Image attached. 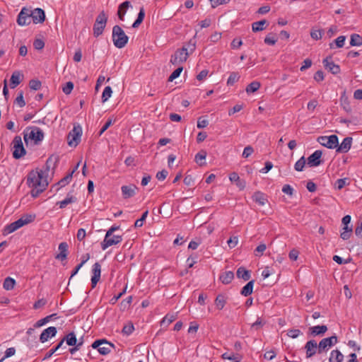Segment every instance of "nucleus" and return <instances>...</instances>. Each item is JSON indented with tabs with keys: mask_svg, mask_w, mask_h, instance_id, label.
<instances>
[{
	"mask_svg": "<svg viewBox=\"0 0 362 362\" xmlns=\"http://www.w3.org/2000/svg\"><path fill=\"white\" fill-rule=\"evenodd\" d=\"M317 141L323 146L327 148H335L338 146V137L337 135L320 136Z\"/></svg>",
	"mask_w": 362,
	"mask_h": 362,
	"instance_id": "obj_8",
	"label": "nucleus"
},
{
	"mask_svg": "<svg viewBox=\"0 0 362 362\" xmlns=\"http://www.w3.org/2000/svg\"><path fill=\"white\" fill-rule=\"evenodd\" d=\"M183 70V67L182 66H179L177 69H176L171 74L170 76H169L168 78V81L171 82L173 81V80H175V78H177V77L180 76L181 72Z\"/></svg>",
	"mask_w": 362,
	"mask_h": 362,
	"instance_id": "obj_53",
	"label": "nucleus"
},
{
	"mask_svg": "<svg viewBox=\"0 0 362 362\" xmlns=\"http://www.w3.org/2000/svg\"><path fill=\"white\" fill-rule=\"evenodd\" d=\"M23 134L24 141L27 146L29 143H32L34 145H38L45 137L43 131L35 126L26 127Z\"/></svg>",
	"mask_w": 362,
	"mask_h": 362,
	"instance_id": "obj_2",
	"label": "nucleus"
},
{
	"mask_svg": "<svg viewBox=\"0 0 362 362\" xmlns=\"http://www.w3.org/2000/svg\"><path fill=\"white\" fill-rule=\"evenodd\" d=\"M268 25V22L266 20L254 22L252 24V30L253 32H259L265 29L264 25Z\"/></svg>",
	"mask_w": 362,
	"mask_h": 362,
	"instance_id": "obj_35",
	"label": "nucleus"
},
{
	"mask_svg": "<svg viewBox=\"0 0 362 362\" xmlns=\"http://www.w3.org/2000/svg\"><path fill=\"white\" fill-rule=\"evenodd\" d=\"M131 6V4L129 1H126L123 3H122L119 7L117 11V16L120 21H124V16L127 12V10L129 8V7Z\"/></svg>",
	"mask_w": 362,
	"mask_h": 362,
	"instance_id": "obj_24",
	"label": "nucleus"
},
{
	"mask_svg": "<svg viewBox=\"0 0 362 362\" xmlns=\"http://www.w3.org/2000/svg\"><path fill=\"white\" fill-rule=\"evenodd\" d=\"M355 234L356 236L362 237V221H358L355 228Z\"/></svg>",
	"mask_w": 362,
	"mask_h": 362,
	"instance_id": "obj_64",
	"label": "nucleus"
},
{
	"mask_svg": "<svg viewBox=\"0 0 362 362\" xmlns=\"http://www.w3.org/2000/svg\"><path fill=\"white\" fill-rule=\"evenodd\" d=\"M243 45V41L240 38H234L231 42L230 46L232 49H238Z\"/></svg>",
	"mask_w": 362,
	"mask_h": 362,
	"instance_id": "obj_63",
	"label": "nucleus"
},
{
	"mask_svg": "<svg viewBox=\"0 0 362 362\" xmlns=\"http://www.w3.org/2000/svg\"><path fill=\"white\" fill-rule=\"evenodd\" d=\"M23 226V222L19 218L17 221L6 226L4 229L3 234L4 235L10 234Z\"/></svg>",
	"mask_w": 362,
	"mask_h": 362,
	"instance_id": "obj_19",
	"label": "nucleus"
},
{
	"mask_svg": "<svg viewBox=\"0 0 362 362\" xmlns=\"http://www.w3.org/2000/svg\"><path fill=\"white\" fill-rule=\"evenodd\" d=\"M73 88H74L73 82L69 81V82L66 83L64 86H63L62 90L66 95H69L71 93Z\"/></svg>",
	"mask_w": 362,
	"mask_h": 362,
	"instance_id": "obj_56",
	"label": "nucleus"
},
{
	"mask_svg": "<svg viewBox=\"0 0 362 362\" xmlns=\"http://www.w3.org/2000/svg\"><path fill=\"white\" fill-rule=\"evenodd\" d=\"M68 244L66 242L61 243L59 245L60 252L56 255L55 258L62 261L66 259L68 255Z\"/></svg>",
	"mask_w": 362,
	"mask_h": 362,
	"instance_id": "obj_20",
	"label": "nucleus"
},
{
	"mask_svg": "<svg viewBox=\"0 0 362 362\" xmlns=\"http://www.w3.org/2000/svg\"><path fill=\"white\" fill-rule=\"evenodd\" d=\"M62 345L63 341H60L55 347L51 349L48 352L46 353L43 360L49 358L59 349L62 346Z\"/></svg>",
	"mask_w": 362,
	"mask_h": 362,
	"instance_id": "obj_49",
	"label": "nucleus"
},
{
	"mask_svg": "<svg viewBox=\"0 0 362 362\" xmlns=\"http://www.w3.org/2000/svg\"><path fill=\"white\" fill-rule=\"evenodd\" d=\"M229 179L232 182H235L240 189H243L245 187V181L240 180L238 173L235 172L230 173Z\"/></svg>",
	"mask_w": 362,
	"mask_h": 362,
	"instance_id": "obj_27",
	"label": "nucleus"
},
{
	"mask_svg": "<svg viewBox=\"0 0 362 362\" xmlns=\"http://www.w3.org/2000/svg\"><path fill=\"white\" fill-rule=\"evenodd\" d=\"M58 161L56 156H51L46 161L45 165L40 170H32L28 175L27 184L32 188L30 194L33 197H38L48 185L47 176L52 163Z\"/></svg>",
	"mask_w": 362,
	"mask_h": 362,
	"instance_id": "obj_1",
	"label": "nucleus"
},
{
	"mask_svg": "<svg viewBox=\"0 0 362 362\" xmlns=\"http://www.w3.org/2000/svg\"><path fill=\"white\" fill-rule=\"evenodd\" d=\"M73 174L74 171H71L69 174H68L66 176H65L64 178L59 180L58 185H60V187H64L66 185H67L71 181Z\"/></svg>",
	"mask_w": 362,
	"mask_h": 362,
	"instance_id": "obj_55",
	"label": "nucleus"
},
{
	"mask_svg": "<svg viewBox=\"0 0 362 362\" xmlns=\"http://www.w3.org/2000/svg\"><path fill=\"white\" fill-rule=\"evenodd\" d=\"M349 185V178H341L338 179L334 184V187L336 189L340 190L345 185Z\"/></svg>",
	"mask_w": 362,
	"mask_h": 362,
	"instance_id": "obj_45",
	"label": "nucleus"
},
{
	"mask_svg": "<svg viewBox=\"0 0 362 362\" xmlns=\"http://www.w3.org/2000/svg\"><path fill=\"white\" fill-rule=\"evenodd\" d=\"M81 127L79 125L76 127L74 126L67 136L69 146L76 147L81 141Z\"/></svg>",
	"mask_w": 362,
	"mask_h": 362,
	"instance_id": "obj_7",
	"label": "nucleus"
},
{
	"mask_svg": "<svg viewBox=\"0 0 362 362\" xmlns=\"http://www.w3.org/2000/svg\"><path fill=\"white\" fill-rule=\"evenodd\" d=\"M306 163L304 156H302L294 165V168L296 171H302Z\"/></svg>",
	"mask_w": 362,
	"mask_h": 362,
	"instance_id": "obj_51",
	"label": "nucleus"
},
{
	"mask_svg": "<svg viewBox=\"0 0 362 362\" xmlns=\"http://www.w3.org/2000/svg\"><path fill=\"white\" fill-rule=\"evenodd\" d=\"M33 47L37 50L42 49L45 47V42L41 39H35L33 42Z\"/></svg>",
	"mask_w": 362,
	"mask_h": 362,
	"instance_id": "obj_61",
	"label": "nucleus"
},
{
	"mask_svg": "<svg viewBox=\"0 0 362 362\" xmlns=\"http://www.w3.org/2000/svg\"><path fill=\"white\" fill-rule=\"evenodd\" d=\"M323 33H324L323 29L313 28L310 31V36L313 40H318L322 38Z\"/></svg>",
	"mask_w": 362,
	"mask_h": 362,
	"instance_id": "obj_44",
	"label": "nucleus"
},
{
	"mask_svg": "<svg viewBox=\"0 0 362 362\" xmlns=\"http://www.w3.org/2000/svg\"><path fill=\"white\" fill-rule=\"evenodd\" d=\"M309 330L313 336L321 335L327 332V327L326 325H317L310 327Z\"/></svg>",
	"mask_w": 362,
	"mask_h": 362,
	"instance_id": "obj_29",
	"label": "nucleus"
},
{
	"mask_svg": "<svg viewBox=\"0 0 362 362\" xmlns=\"http://www.w3.org/2000/svg\"><path fill=\"white\" fill-rule=\"evenodd\" d=\"M339 101L341 106L346 112H351V107L350 105L349 100L348 96L346 95L345 91H344L343 93L341 94Z\"/></svg>",
	"mask_w": 362,
	"mask_h": 362,
	"instance_id": "obj_26",
	"label": "nucleus"
},
{
	"mask_svg": "<svg viewBox=\"0 0 362 362\" xmlns=\"http://www.w3.org/2000/svg\"><path fill=\"white\" fill-rule=\"evenodd\" d=\"M112 93V90L110 86H106L103 90L102 94V102H106L110 97Z\"/></svg>",
	"mask_w": 362,
	"mask_h": 362,
	"instance_id": "obj_48",
	"label": "nucleus"
},
{
	"mask_svg": "<svg viewBox=\"0 0 362 362\" xmlns=\"http://www.w3.org/2000/svg\"><path fill=\"white\" fill-rule=\"evenodd\" d=\"M76 201V198L74 196H67L64 200L57 202L59 205V208H65L68 204L74 203Z\"/></svg>",
	"mask_w": 362,
	"mask_h": 362,
	"instance_id": "obj_41",
	"label": "nucleus"
},
{
	"mask_svg": "<svg viewBox=\"0 0 362 362\" xmlns=\"http://www.w3.org/2000/svg\"><path fill=\"white\" fill-rule=\"evenodd\" d=\"M119 228V226H112L110 228L105 236L103 241L101 243V248L105 250L107 247L117 245L122 242V238L121 235H113V233Z\"/></svg>",
	"mask_w": 362,
	"mask_h": 362,
	"instance_id": "obj_3",
	"label": "nucleus"
},
{
	"mask_svg": "<svg viewBox=\"0 0 362 362\" xmlns=\"http://www.w3.org/2000/svg\"><path fill=\"white\" fill-rule=\"evenodd\" d=\"M352 138L347 136L344 139L340 145L338 144L336 151L338 153H346L351 146Z\"/></svg>",
	"mask_w": 362,
	"mask_h": 362,
	"instance_id": "obj_18",
	"label": "nucleus"
},
{
	"mask_svg": "<svg viewBox=\"0 0 362 362\" xmlns=\"http://www.w3.org/2000/svg\"><path fill=\"white\" fill-rule=\"evenodd\" d=\"M177 317V313L167 314L163 317V319L161 321H160V327H162L165 329L167 328L170 324H171L173 321L176 320Z\"/></svg>",
	"mask_w": 362,
	"mask_h": 362,
	"instance_id": "obj_22",
	"label": "nucleus"
},
{
	"mask_svg": "<svg viewBox=\"0 0 362 362\" xmlns=\"http://www.w3.org/2000/svg\"><path fill=\"white\" fill-rule=\"evenodd\" d=\"M267 248V246L264 243H262V244H259L255 249V255L256 256H261L262 255L263 252L265 251Z\"/></svg>",
	"mask_w": 362,
	"mask_h": 362,
	"instance_id": "obj_60",
	"label": "nucleus"
},
{
	"mask_svg": "<svg viewBox=\"0 0 362 362\" xmlns=\"http://www.w3.org/2000/svg\"><path fill=\"white\" fill-rule=\"evenodd\" d=\"M350 45L351 46H361L362 45V36L358 34H352L350 39Z\"/></svg>",
	"mask_w": 362,
	"mask_h": 362,
	"instance_id": "obj_43",
	"label": "nucleus"
},
{
	"mask_svg": "<svg viewBox=\"0 0 362 362\" xmlns=\"http://www.w3.org/2000/svg\"><path fill=\"white\" fill-rule=\"evenodd\" d=\"M58 317H57V315L56 313H54V314H52V315H47L45 317L41 319V320H39L38 321H37L35 325H34V327H42V325H45L46 323L49 322L50 320H52V319H57Z\"/></svg>",
	"mask_w": 362,
	"mask_h": 362,
	"instance_id": "obj_34",
	"label": "nucleus"
},
{
	"mask_svg": "<svg viewBox=\"0 0 362 362\" xmlns=\"http://www.w3.org/2000/svg\"><path fill=\"white\" fill-rule=\"evenodd\" d=\"M346 40V37L344 35H341L338 37L334 42L329 43V47L330 49L334 48V44L337 47L341 48L344 46V42Z\"/></svg>",
	"mask_w": 362,
	"mask_h": 362,
	"instance_id": "obj_42",
	"label": "nucleus"
},
{
	"mask_svg": "<svg viewBox=\"0 0 362 362\" xmlns=\"http://www.w3.org/2000/svg\"><path fill=\"white\" fill-rule=\"evenodd\" d=\"M23 78V74H21L19 71H14L10 78L11 88H15L18 85H19Z\"/></svg>",
	"mask_w": 362,
	"mask_h": 362,
	"instance_id": "obj_23",
	"label": "nucleus"
},
{
	"mask_svg": "<svg viewBox=\"0 0 362 362\" xmlns=\"http://www.w3.org/2000/svg\"><path fill=\"white\" fill-rule=\"evenodd\" d=\"M31 10L23 8L18 15L17 23L21 26L28 25L31 23Z\"/></svg>",
	"mask_w": 362,
	"mask_h": 362,
	"instance_id": "obj_10",
	"label": "nucleus"
},
{
	"mask_svg": "<svg viewBox=\"0 0 362 362\" xmlns=\"http://www.w3.org/2000/svg\"><path fill=\"white\" fill-rule=\"evenodd\" d=\"M107 22V16L104 11H102L96 17L93 25V35L95 37H98L103 34Z\"/></svg>",
	"mask_w": 362,
	"mask_h": 362,
	"instance_id": "obj_5",
	"label": "nucleus"
},
{
	"mask_svg": "<svg viewBox=\"0 0 362 362\" xmlns=\"http://www.w3.org/2000/svg\"><path fill=\"white\" fill-rule=\"evenodd\" d=\"M236 275L238 278L243 279L244 281H248L251 277L250 272L243 267L238 269Z\"/></svg>",
	"mask_w": 362,
	"mask_h": 362,
	"instance_id": "obj_31",
	"label": "nucleus"
},
{
	"mask_svg": "<svg viewBox=\"0 0 362 362\" xmlns=\"http://www.w3.org/2000/svg\"><path fill=\"white\" fill-rule=\"evenodd\" d=\"M14 103L17 104L20 107H23L25 105V102L23 99V92L20 91L18 96L15 99Z\"/></svg>",
	"mask_w": 362,
	"mask_h": 362,
	"instance_id": "obj_52",
	"label": "nucleus"
},
{
	"mask_svg": "<svg viewBox=\"0 0 362 362\" xmlns=\"http://www.w3.org/2000/svg\"><path fill=\"white\" fill-rule=\"evenodd\" d=\"M212 8H216L220 5L227 4L230 0H209Z\"/></svg>",
	"mask_w": 362,
	"mask_h": 362,
	"instance_id": "obj_59",
	"label": "nucleus"
},
{
	"mask_svg": "<svg viewBox=\"0 0 362 362\" xmlns=\"http://www.w3.org/2000/svg\"><path fill=\"white\" fill-rule=\"evenodd\" d=\"M300 334H302L301 331L297 329H289L287 332V335L293 339L297 338Z\"/></svg>",
	"mask_w": 362,
	"mask_h": 362,
	"instance_id": "obj_58",
	"label": "nucleus"
},
{
	"mask_svg": "<svg viewBox=\"0 0 362 362\" xmlns=\"http://www.w3.org/2000/svg\"><path fill=\"white\" fill-rule=\"evenodd\" d=\"M21 221L23 222V226L32 223L35 219V214H25L20 218Z\"/></svg>",
	"mask_w": 362,
	"mask_h": 362,
	"instance_id": "obj_47",
	"label": "nucleus"
},
{
	"mask_svg": "<svg viewBox=\"0 0 362 362\" xmlns=\"http://www.w3.org/2000/svg\"><path fill=\"white\" fill-rule=\"evenodd\" d=\"M343 359L344 356L339 350H333L331 352L329 362H343Z\"/></svg>",
	"mask_w": 362,
	"mask_h": 362,
	"instance_id": "obj_36",
	"label": "nucleus"
},
{
	"mask_svg": "<svg viewBox=\"0 0 362 362\" xmlns=\"http://www.w3.org/2000/svg\"><path fill=\"white\" fill-rule=\"evenodd\" d=\"M136 187L135 185L122 186V192L124 199L130 198L135 194Z\"/></svg>",
	"mask_w": 362,
	"mask_h": 362,
	"instance_id": "obj_25",
	"label": "nucleus"
},
{
	"mask_svg": "<svg viewBox=\"0 0 362 362\" xmlns=\"http://www.w3.org/2000/svg\"><path fill=\"white\" fill-rule=\"evenodd\" d=\"M31 18L35 24L42 23L45 20V13L44 10L40 8L31 10Z\"/></svg>",
	"mask_w": 362,
	"mask_h": 362,
	"instance_id": "obj_15",
	"label": "nucleus"
},
{
	"mask_svg": "<svg viewBox=\"0 0 362 362\" xmlns=\"http://www.w3.org/2000/svg\"><path fill=\"white\" fill-rule=\"evenodd\" d=\"M227 297L222 293L218 294L214 301L216 308L219 310H222L226 304Z\"/></svg>",
	"mask_w": 362,
	"mask_h": 362,
	"instance_id": "obj_28",
	"label": "nucleus"
},
{
	"mask_svg": "<svg viewBox=\"0 0 362 362\" xmlns=\"http://www.w3.org/2000/svg\"><path fill=\"white\" fill-rule=\"evenodd\" d=\"M255 281H250L240 291V294L244 296H248L252 293Z\"/></svg>",
	"mask_w": 362,
	"mask_h": 362,
	"instance_id": "obj_32",
	"label": "nucleus"
},
{
	"mask_svg": "<svg viewBox=\"0 0 362 362\" xmlns=\"http://www.w3.org/2000/svg\"><path fill=\"white\" fill-rule=\"evenodd\" d=\"M305 350L306 353V358H309L313 357L316 353H318V345L316 341L312 339L308 341L305 345Z\"/></svg>",
	"mask_w": 362,
	"mask_h": 362,
	"instance_id": "obj_12",
	"label": "nucleus"
},
{
	"mask_svg": "<svg viewBox=\"0 0 362 362\" xmlns=\"http://www.w3.org/2000/svg\"><path fill=\"white\" fill-rule=\"evenodd\" d=\"M253 200L258 203L260 206H264L267 202L264 194L261 192H256L252 196Z\"/></svg>",
	"mask_w": 362,
	"mask_h": 362,
	"instance_id": "obj_37",
	"label": "nucleus"
},
{
	"mask_svg": "<svg viewBox=\"0 0 362 362\" xmlns=\"http://www.w3.org/2000/svg\"><path fill=\"white\" fill-rule=\"evenodd\" d=\"M115 346L113 344L107 341L106 339H103V343L101 345H100V347H99V349H98V352L101 354V355H107L109 353H110L111 351V349L112 348H114Z\"/></svg>",
	"mask_w": 362,
	"mask_h": 362,
	"instance_id": "obj_21",
	"label": "nucleus"
},
{
	"mask_svg": "<svg viewBox=\"0 0 362 362\" xmlns=\"http://www.w3.org/2000/svg\"><path fill=\"white\" fill-rule=\"evenodd\" d=\"M337 343V337L332 336L322 339L318 344V354L327 351L329 347L334 346Z\"/></svg>",
	"mask_w": 362,
	"mask_h": 362,
	"instance_id": "obj_11",
	"label": "nucleus"
},
{
	"mask_svg": "<svg viewBox=\"0 0 362 362\" xmlns=\"http://www.w3.org/2000/svg\"><path fill=\"white\" fill-rule=\"evenodd\" d=\"M57 333V328L55 327H49L44 329L40 336V341L42 343H45L49 339L56 336Z\"/></svg>",
	"mask_w": 362,
	"mask_h": 362,
	"instance_id": "obj_16",
	"label": "nucleus"
},
{
	"mask_svg": "<svg viewBox=\"0 0 362 362\" xmlns=\"http://www.w3.org/2000/svg\"><path fill=\"white\" fill-rule=\"evenodd\" d=\"M322 151L320 150L315 151L313 153H312L307 159V163L310 167H316L321 164V156Z\"/></svg>",
	"mask_w": 362,
	"mask_h": 362,
	"instance_id": "obj_14",
	"label": "nucleus"
},
{
	"mask_svg": "<svg viewBox=\"0 0 362 362\" xmlns=\"http://www.w3.org/2000/svg\"><path fill=\"white\" fill-rule=\"evenodd\" d=\"M16 285V281L11 277H6L3 284V287L6 291H11L13 289Z\"/></svg>",
	"mask_w": 362,
	"mask_h": 362,
	"instance_id": "obj_39",
	"label": "nucleus"
},
{
	"mask_svg": "<svg viewBox=\"0 0 362 362\" xmlns=\"http://www.w3.org/2000/svg\"><path fill=\"white\" fill-rule=\"evenodd\" d=\"M332 57H327L323 60V64L326 69L329 70L332 74H337L340 72V66L331 61Z\"/></svg>",
	"mask_w": 362,
	"mask_h": 362,
	"instance_id": "obj_17",
	"label": "nucleus"
},
{
	"mask_svg": "<svg viewBox=\"0 0 362 362\" xmlns=\"http://www.w3.org/2000/svg\"><path fill=\"white\" fill-rule=\"evenodd\" d=\"M42 83L39 80L32 79L29 81V87L30 89L37 90L41 88Z\"/></svg>",
	"mask_w": 362,
	"mask_h": 362,
	"instance_id": "obj_54",
	"label": "nucleus"
},
{
	"mask_svg": "<svg viewBox=\"0 0 362 362\" xmlns=\"http://www.w3.org/2000/svg\"><path fill=\"white\" fill-rule=\"evenodd\" d=\"M148 211H146L144 212V214H142L141 217L136 220L135 223H134V226L136 228H139V227H141L144 224V221H145L146 218L147 217V215H148Z\"/></svg>",
	"mask_w": 362,
	"mask_h": 362,
	"instance_id": "obj_57",
	"label": "nucleus"
},
{
	"mask_svg": "<svg viewBox=\"0 0 362 362\" xmlns=\"http://www.w3.org/2000/svg\"><path fill=\"white\" fill-rule=\"evenodd\" d=\"M61 341L66 342L69 346H74L76 344L77 339L74 332H71L66 334Z\"/></svg>",
	"mask_w": 362,
	"mask_h": 362,
	"instance_id": "obj_33",
	"label": "nucleus"
},
{
	"mask_svg": "<svg viewBox=\"0 0 362 362\" xmlns=\"http://www.w3.org/2000/svg\"><path fill=\"white\" fill-rule=\"evenodd\" d=\"M261 86V83L259 81H254L251 82L245 88V91L247 94L253 93L258 90Z\"/></svg>",
	"mask_w": 362,
	"mask_h": 362,
	"instance_id": "obj_38",
	"label": "nucleus"
},
{
	"mask_svg": "<svg viewBox=\"0 0 362 362\" xmlns=\"http://www.w3.org/2000/svg\"><path fill=\"white\" fill-rule=\"evenodd\" d=\"M189 57L187 49L183 47L177 49L175 54L171 57L170 62L173 64H179L185 62Z\"/></svg>",
	"mask_w": 362,
	"mask_h": 362,
	"instance_id": "obj_9",
	"label": "nucleus"
},
{
	"mask_svg": "<svg viewBox=\"0 0 362 362\" xmlns=\"http://www.w3.org/2000/svg\"><path fill=\"white\" fill-rule=\"evenodd\" d=\"M13 157L19 159L26 154V151L23 146L22 139L20 136H16L12 141Z\"/></svg>",
	"mask_w": 362,
	"mask_h": 362,
	"instance_id": "obj_6",
	"label": "nucleus"
},
{
	"mask_svg": "<svg viewBox=\"0 0 362 362\" xmlns=\"http://www.w3.org/2000/svg\"><path fill=\"white\" fill-rule=\"evenodd\" d=\"M16 353V349L14 347L8 348L5 351L4 356L1 359L2 362L7 358L13 356Z\"/></svg>",
	"mask_w": 362,
	"mask_h": 362,
	"instance_id": "obj_62",
	"label": "nucleus"
},
{
	"mask_svg": "<svg viewBox=\"0 0 362 362\" xmlns=\"http://www.w3.org/2000/svg\"><path fill=\"white\" fill-rule=\"evenodd\" d=\"M112 39L114 45L117 48L122 49L127 45L129 37L119 25H116L112 28Z\"/></svg>",
	"mask_w": 362,
	"mask_h": 362,
	"instance_id": "obj_4",
	"label": "nucleus"
},
{
	"mask_svg": "<svg viewBox=\"0 0 362 362\" xmlns=\"http://www.w3.org/2000/svg\"><path fill=\"white\" fill-rule=\"evenodd\" d=\"M234 278V274L231 271H227L220 275L219 279L223 284H230Z\"/></svg>",
	"mask_w": 362,
	"mask_h": 362,
	"instance_id": "obj_30",
	"label": "nucleus"
},
{
	"mask_svg": "<svg viewBox=\"0 0 362 362\" xmlns=\"http://www.w3.org/2000/svg\"><path fill=\"white\" fill-rule=\"evenodd\" d=\"M264 43L269 45H274L277 42V38L274 34L270 33L264 38Z\"/></svg>",
	"mask_w": 362,
	"mask_h": 362,
	"instance_id": "obj_50",
	"label": "nucleus"
},
{
	"mask_svg": "<svg viewBox=\"0 0 362 362\" xmlns=\"http://www.w3.org/2000/svg\"><path fill=\"white\" fill-rule=\"evenodd\" d=\"M240 78V75L238 72H231L228 80L227 85L233 86L235 83H236Z\"/></svg>",
	"mask_w": 362,
	"mask_h": 362,
	"instance_id": "obj_46",
	"label": "nucleus"
},
{
	"mask_svg": "<svg viewBox=\"0 0 362 362\" xmlns=\"http://www.w3.org/2000/svg\"><path fill=\"white\" fill-rule=\"evenodd\" d=\"M92 273L93 276L91 277V287L92 288H94L100 279L101 265L99 264V262H95L93 265Z\"/></svg>",
	"mask_w": 362,
	"mask_h": 362,
	"instance_id": "obj_13",
	"label": "nucleus"
},
{
	"mask_svg": "<svg viewBox=\"0 0 362 362\" xmlns=\"http://www.w3.org/2000/svg\"><path fill=\"white\" fill-rule=\"evenodd\" d=\"M145 16V11L144 8H141L138 13L136 20L132 24V28H137L143 22Z\"/></svg>",
	"mask_w": 362,
	"mask_h": 362,
	"instance_id": "obj_40",
	"label": "nucleus"
}]
</instances>
